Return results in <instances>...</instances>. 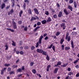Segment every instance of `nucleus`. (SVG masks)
<instances>
[{
	"label": "nucleus",
	"mask_w": 79,
	"mask_h": 79,
	"mask_svg": "<svg viewBox=\"0 0 79 79\" xmlns=\"http://www.w3.org/2000/svg\"><path fill=\"white\" fill-rule=\"evenodd\" d=\"M78 62V60H75V61L73 62V63L74 64H76V63H77Z\"/></svg>",
	"instance_id": "57"
},
{
	"label": "nucleus",
	"mask_w": 79,
	"mask_h": 79,
	"mask_svg": "<svg viewBox=\"0 0 79 79\" xmlns=\"http://www.w3.org/2000/svg\"><path fill=\"white\" fill-rule=\"evenodd\" d=\"M10 74H15L14 71H11L9 73Z\"/></svg>",
	"instance_id": "43"
},
{
	"label": "nucleus",
	"mask_w": 79,
	"mask_h": 79,
	"mask_svg": "<svg viewBox=\"0 0 79 79\" xmlns=\"http://www.w3.org/2000/svg\"><path fill=\"white\" fill-rule=\"evenodd\" d=\"M73 3H74V8H77V3H76V2L75 1L74 2H73Z\"/></svg>",
	"instance_id": "24"
},
{
	"label": "nucleus",
	"mask_w": 79,
	"mask_h": 79,
	"mask_svg": "<svg viewBox=\"0 0 79 79\" xmlns=\"http://www.w3.org/2000/svg\"><path fill=\"white\" fill-rule=\"evenodd\" d=\"M43 37H44V36L42 35H41V36H40L38 41V43H39L40 44H42V40L43 39Z\"/></svg>",
	"instance_id": "3"
},
{
	"label": "nucleus",
	"mask_w": 79,
	"mask_h": 79,
	"mask_svg": "<svg viewBox=\"0 0 79 79\" xmlns=\"http://www.w3.org/2000/svg\"><path fill=\"white\" fill-rule=\"evenodd\" d=\"M12 24H13V28L14 29L17 28V26H16V24L15 22V21H12Z\"/></svg>",
	"instance_id": "5"
},
{
	"label": "nucleus",
	"mask_w": 79,
	"mask_h": 79,
	"mask_svg": "<svg viewBox=\"0 0 79 79\" xmlns=\"http://www.w3.org/2000/svg\"><path fill=\"white\" fill-rule=\"evenodd\" d=\"M19 61V59L18 60H17L16 61V63H18Z\"/></svg>",
	"instance_id": "64"
},
{
	"label": "nucleus",
	"mask_w": 79,
	"mask_h": 79,
	"mask_svg": "<svg viewBox=\"0 0 79 79\" xmlns=\"http://www.w3.org/2000/svg\"><path fill=\"white\" fill-rule=\"evenodd\" d=\"M64 13H65L66 15H69V13L68 12V11L66 9H64Z\"/></svg>",
	"instance_id": "10"
},
{
	"label": "nucleus",
	"mask_w": 79,
	"mask_h": 79,
	"mask_svg": "<svg viewBox=\"0 0 79 79\" xmlns=\"http://www.w3.org/2000/svg\"><path fill=\"white\" fill-rule=\"evenodd\" d=\"M68 9H69L70 10V11H73V7L72 6H71L70 5H69L68 6Z\"/></svg>",
	"instance_id": "11"
},
{
	"label": "nucleus",
	"mask_w": 79,
	"mask_h": 79,
	"mask_svg": "<svg viewBox=\"0 0 79 79\" xmlns=\"http://www.w3.org/2000/svg\"><path fill=\"white\" fill-rule=\"evenodd\" d=\"M76 77H79V73H78L76 75Z\"/></svg>",
	"instance_id": "62"
},
{
	"label": "nucleus",
	"mask_w": 79,
	"mask_h": 79,
	"mask_svg": "<svg viewBox=\"0 0 79 79\" xmlns=\"http://www.w3.org/2000/svg\"><path fill=\"white\" fill-rule=\"evenodd\" d=\"M11 2H12V7H14L15 6V0H11Z\"/></svg>",
	"instance_id": "13"
},
{
	"label": "nucleus",
	"mask_w": 79,
	"mask_h": 79,
	"mask_svg": "<svg viewBox=\"0 0 79 79\" xmlns=\"http://www.w3.org/2000/svg\"><path fill=\"white\" fill-rule=\"evenodd\" d=\"M50 10H51V11H52V13H53L55 12V10H54V9H53V8H52L50 7Z\"/></svg>",
	"instance_id": "35"
},
{
	"label": "nucleus",
	"mask_w": 79,
	"mask_h": 79,
	"mask_svg": "<svg viewBox=\"0 0 79 79\" xmlns=\"http://www.w3.org/2000/svg\"><path fill=\"white\" fill-rule=\"evenodd\" d=\"M71 45L72 47L74 48V42H73V41H71Z\"/></svg>",
	"instance_id": "23"
},
{
	"label": "nucleus",
	"mask_w": 79,
	"mask_h": 79,
	"mask_svg": "<svg viewBox=\"0 0 79 79\" xmlns=\"http://www.w3.org/2000/svg\"><path fill=\"white\" fill-rule=\"evenodd\" d=\"M46 59L48 61H49L50 60V57H49V56H48V55L47 56Z\"/></svg>",
	"instance_id": "34"
},
{
	"label": "nucleus",
	"mask_w": 79,
	"mask_h": 79,
	"mask_svg": "<svg viewBox=\"0 0 79 79\" xmlns=\"http://www.w3.org/2000/svg\"><path fill=\"white\" fill-rule=\"evenodd\" d=\"M61 27H63V30H64L66 29V25H65V23H62L60 25Z\"/></svg>",
	"instance_id": "2"
},
{
	"label": "nucleus",
	"mask_w": 79,
	"mask_h": 79,
	"mask_svg": "<svg viewBox=\"0 0 79 79\" xmlns=\"http://www.w3.org/2000/svg\"><path fill=\"white\" fill-rule=\"evenodd\" d=\"M73 0H70L69 2V3L71 4V3H73Z\"/></svg>",
	"instance_id": "41"
},
{
	"label": "nucleus",
	"mask_w": 79,
	"mask_h": 79,
	"mask_svg": "<svg viewBox=\"0 0 79 79\" xmlns=\"http://www.w3.org/2000/svg\"><path fill=\"white\" fill-rule=\"evenodd\" d=\"M73 75V72H70L68 74L69 76H71V75Z\"/></svg>",
	"instance_id": "30"
},
{
	"label": "nucleus",
	"mask_w": 79,
	"mask_h": 79,
	"mask_svg": "<svg viewBox=\"0 0 79 79\" xmlns=\"http://www.w3.org/2000/svg\"><path fill=\"white\" fill-rule=\"evenodd\" d=\"M14 11L13 9H11L10 10V12H8V15H11L13 13Z\"/></svg>",
	"instance_id": "9"
},
{
	"label": "nucleus",
	"mask_w": 79,
	"mask_h": 79,
	"mask_svg": "<svg viewBox=\"0 0 79 79\" xmlns=\"http://www.w3.org/2000/svg\"><path fill=\"white\" fill-rule=\"evenodd\" d=\"M58 68H56L55 69L54 71V74H56L57 73V72H58Z\"/></svg>",
	"instance_id": "15"
},
{
	"label": "nucleus",
	"mask_w": 79,
	"mask_h": 79,
	"mask_svg": "<svg viewBox=\"0 0 79 79\" xmlns=\"http://www.w3.org/2000/svg\"><path fill=\"white\" fill-rule=\"evenodd\" d=\"M24 48L25 50H26L27 49H28V48H29L28 47V46H26Z\"/></svg>",
	"instance_id": "56"
},
{
	"label": "nucleus",
	"mask_w": 79,
	"mask_h": 79,
	"mask_svg": "<svg viewBox=\"0 0 79 79\" xmlns=\"http://www.w3.org/2000/svg\"><path fill=\"white\" fill-rule=\"evenodd\" d=\"M52 21V19H51V18L50 17L48 18L47 20V23H48L49 22H50L51 21Z\"/></svg>",
	"instance_id": "14"
},
{
	"label": "nucleus",
	"mask_w": 79,
	"mask_h": 79,
	"mask_svg": "<svg viewBox=\"0 0 79 79\" xmlns=\"http://www.w3.org/2000/svg\"><path fill=\"white\" fill-rule=\"evenodd\" d=\"M10 64H4L5 66H10Z\"/></svg>",
	"instance_id": "46"
},
{
	"label": "nucleus",
	"mask_w": 79,
	"mask_h": 79,
	"mask_svg": "<svg viewBox=\"0 0 79 79\" xmlns=\"http://www.w3.org/2000/svg\"><path fill=\"white\" fill-rule=\"evenodd\" d=\"M10 6H7L6 8V10H8V9H9L10 8Z\"/></svg>",
	"instance_id": "60"
},
{
	"label": "nucleus",
	"mask_w": 79,
	"mask_h": 79,
	"mask_svg": "<svg viewBox=\"0 0 79 79\" xmlns=\"http://www.w3.org/2000/svg\"><path fill=\"white\" fill-rule=\"evenodd\" d=\"M69 33H67L66 35L65 39H67V41L69 42L70 40H71V36H69Z\"/></svg>",
	"instance_id": "1"
},
{
	"label": "nucleus",
	"mask_w": 79,
	"mask_h": 79,
	"mask_svg": "<svg viewBox=\"0 0 79 79\" xmlns=\"http://www.w3.org/2000/svg\"><path fill=\"white\" fill-rule=\"evenodd\" d=\"M45 13L46 15H49V12L48 11H46L45 12Z\"/></svg>",
	"instance_id": "37"
},
{
	"label": "nucleus",
	"mask_w": 79,
	"mask_h": 79,
	"mask_svg": "<svg viewBox=\"0 0 79 79\" xmlns=\"http://www.w3.org/2000/svg\"><path fill=\"white\" fill-rule=\"evenodd\" d=\"M48 37L47 36H46L44 38V40H48Z\"/></svg>",
	"instance_id": "61"
},
{
	"label": "nucleus",
	"mask_w": 79,
	"mask_h": 79,
	"mask_svg": "<svg viewBox=\"0 0 79 79\" xmlns=\"http://www.w3.org/2000/svg\"><path fill=\"white\" fill-rule=\"evenodd\" d=\"M51 68V65H48L47 68L46 69V70L48 72L49 71V68Z\"/></svg>",
	"instance_id": "18"
},
{
	"label": "nucleus",
	"mask_w": 79,
	"mask_h": 79,
	"mask_svg": "<svg viewBox=\"0 0 79 79\" xmlns=\"http://www.w3.org/2000/svg\"><path fill=\"white\" fill-rule=\"evenodd\" d=\"M34 11H35V13L36 15H39V11H38V10L36 8H35L34 9Z\"/></svg>",
	"instance_id": "7"
},
{
	"label": "nucleus",
	"mask_w": 79,
	"mask_h": 79,
	"mask_svg": "<svg viewBox=\"0 0 79 79\" xmlns=\"http://www.w3.org/2000/svg\"><path fill=\"white\" fill-rule=\"evenodd\" d=\"M53 17L54 18L56 19V18H57V15H56V14H55V15H54Z\"/></svg>",
	"instance_id": "50"
},
{
	"label": "nucleus",
	"mask_w": 79,
	"mask_h": 79,
	"mask_svg": "<svg viewBox=\"0 0 79 79\" xmlns=\"http://www.w3.org/2000/svg\"><path fill=\"white\" fill-rule=\"evenodd\" d=\"M18 67V65H13V66H12V68H13V69H15V68H17Z\"/></svg>",
	"instance_id": "33"
},
{
	"label": "nucleus",
	"mask_w": 79,
	"mask_h": 79,
	"mask_svg": "<svg viewBox=\"0 0 79 79\" xmlns=\"http://www.w3.org/2000/svg\"><path fill=\"white\" fill-rule=\"evenodd\" d=\"M26 3L23 2V8L24 9V10H25L26 9Z\"/></svg>",
	"instance_id": "26"
},
{
	"label": "nucleus",
	"mask_w": 79,
	"mask_h": 79,
	"mask_svg": "<svg viewBox=\"0 0 79 79\" xmlns=\"http://www.w3.org/2000/svg\"><path fill=\"white\" fill-rule=\"evenodd\" d=\"M60 32L59 31H58L56 33V36L58 37V35H60Z\"/></svg>",
	"instance_id": "36"
},
{
	"label": "nucleus",
	"mask_w": 79,
	"mask_h": 79,
	"mask_svg": "<svg viewBox=\"0 0 79 79\" xmlns=\"http://www.w3.org/2000/svg\"><path fill=\"white\" fill-rule=\"evenodd\" d=\"M24 2L25 3L27 2L28 4H29V1H28V0H24Z\"/></svg>",
	"instance_id": "48"
},
{
	"label": "nucleus",
	"mask_w": 79,
	"mask_h": 79,
	"mask_svg": "<svg viewBox=\"0 0 79 79\" xmlns=\"http://www.w3.org/2000/svg\"><path fill=\"white\" fill-rule=\"evenodd\" d=\"M71 34L72 35H76L77 34L76 32L73 31L71 32Z\"/></svg>",
	"instance_id": "17"
},
{
	"label": "nucleus",
	"mask_w": 79,
	"mask_h": 79,
	"mask_svg": "<svg viewBox=\"0 0 79 79\" xmlns=\"http://www.w3.org/2000/svg\"><path fill=\"white\" fill-rule=\"evenodd\" d=\"M68 63L64 64H63V65H64V68L65 67H66V66H67V65H68Z\"/></svg>",
	"instance_id": "55"
},
{
	"label": "nucleus",
	"mask_w": 79,
	"mask_h": 79,
	"mask_svg": "<svg viewBox=\"0 0 79 79\" xmlns=\"http://www.w3.org/2000/svg\"><path fill=\"white\" fill-rule=\"evenodd\" d=\"M12 46H14L15 47L16 46V43H15V42H14L13 41H12Z\"/></svg>",
	"instance_id": "31"
},
{
	"label": "nucleus",
	"mask_w": 79,
	"mask_h": 79,
	"mask_svg": "<svg viewBox=\"0 0 79 79\" xmlns=\"http://www.w3.org/2000/svg\"><path fill=\"white\" fill-rule=\"evenodd\" d=\"M28 13L29 15H32V11H31V9L29 8L28 10Z\"/></svg>",
	"instance_id": "19"
},
{
	"label": "nucleus",
	"mask_w": 79,
	"mask_h": 79,
	"mask_svg": "<svg viewBox=\"0 0 79 79\" xmlns=\"http://www.w3.org/2000/svg\"><path fill=\"white\" fill-rule=\"evenodd\" d=\"M27 27H25L24 28V30L25 31H27Z\"/></svg>",
	"instance_id": "47"
},
{
	"label": "nucleus",
	"mask_w": 79,
	"mask_h": 79,
	"mask_svg": "<svg viewBox=\"0 0 79 79\" xmlns=\"http://www.w3.org/2000/svg\"><path fill=\"white\" fill-rule=\"evenodd\" d=\"M20 55H24V52L23 51H21L20 52Z\"/></svg>",
	"instance_id": "49"
},
{
	"label": "nucleus",
	"mask_w": 79,
	"mask_h": 79,
	"mask_svg": "<svg viewBox=\"0 0 79 79\" xmlns=\"http://www.w3.org/2000/svg\"><path fill=\"white\" fill-rule=\"evenodd\" d=\"M42 54L43 55H45V56H47V52L43 51V52L42 53Z\"/></svg>",
	"instance_id": "28"
},
{
	"label": "nucleus",
	"mask_w": 79,
	"mask_h": 79,
	"mask_svg": "<svg viewBox=\"0 0 79 79\" xmlns=\"http://www.w3.org/2000/svg\"><path fill=\"white\" fill-rule=\"evenodd\" d=\"M52 47H53V44H51L50 46L48 47V49H50V48H52Z\"/></svg>",
	"instance_id": "42"
},
{
	"label": "nucleus",
	"mask_w": 79,
	"mask_h": 79,
	"mask_svg": "<svg viewBox=\"0 0 79 79\" xmlns=\"http://www.w3.org/2000/svg\"><path fill=\"white\" fill-rule=\"evenodd\" d=\"M70 49V47H65V50H69Z\"/></svg>",
	"instance_id": "38"
},
{
	"label": "nucleus",
	"mask_w": 79,
	"mask_h": 79,
	"mask_svg": "<svg viewBox=\"0 0 79 79\" xmlns=\"http://www.w3.org/2000/svg\"><path fill=\"white\" fill-rule=\"evenodd\" d=\"M5 47H6L5 50H7L8 49V44H6Z\"/></svg>",
	"instance_id": "22"
},
{
	"label": "nucleus",
	"mask_w": 79,
	"mask_h": 79,
	"mask_svg": "<svg viewBox=\"0 0 79 79\" xmlns=\"http://www.w3.org/2000/svg\"><path fill=\"white\" fill-rule=\"evenodd\" d=\"M11 68L10 67H9L7 69V71L8 72H9V71H11Z\"/></svg>",
	"instance_id": "39"
},
{
	"label": "nucleus",
	"mask_w": 79,
	"mask_h": 79,
	"mask_svg": "<svg viewBox=\"0 0 79 79\" xmlns=\"http://www.w3.org/2000/svg\"><path fill=\"white\" fill-rule=\"evenodd\" d=\"M61 48L62 50H64V45H62L61 46Z\"/></svg>",
	"instance_id": "51"
},
{
	"label": "nucleus",
	"mask_w": 79,
	"mask_h": 79,
	"mask_svg": "<svg viewBox=\"0 0 79 79\" xmlns=\"http://www.w3.org/2000/svg\"><path fill=\"white\" fill-rule=\"evenodd\" d=\"M6 68H4L3 69H2L1 71V75H3L4 74V72L6 71Z\"/></svg>",
	"instance_id": "4"
},
{
	"label": "nucleus",
	"mask_w": 79,
	"mask_h": 79,
	"mask_svg": "<svg viewBox=\"0 0 79 79\" xmlns=\"http://www.w3.org/2000/svg\"><path fill=\"white\" fill-rule=\"evenodd\" d=\"M23 12L22 10H20L19 13V16L20 17H21V15H22L23 14Z\"/></svg>",
	"instance_id": "25"
},
{
	"label": "nucleus",
	"mask_w": 79,
	"mask_h": 79,
	"mask_svg": "<svg viewBox=\"0 0 79 79\" xmlns=\"http://www.w3.org/2000/svg\"><path fill=\"white\" fill-rule=\"evenodd\" d=\"M39 42H37V44H36V46H35L37 48V47H39Z\"/></svg>",
	"instance_id": "53"
},
{
	"label": "nucleus",
	"mask_w": 79,
	"mask_h": 79,
	"mask_svg": "<svg viewBox=\"0 0 79 79\" xmlns=\"http://www.w3.org/2000/svg\"><path fill=\"white\" fill-rule=\"evenodd\" d=\"M34 62H31L30 63V66H33V64H34Z\"/></svg>",
	"instance_id": "54"
},
{
	"label": "nucleus",
	"mask_w": 79,
	"mask_h": 79,
	"mask_svg": "<svg viewBox=\"0 0 79 79\" xmlns=\"http://www.w3.org/2000/svg\"><path fill=\"white\" fill-rule=\"evenodd\" d=\"M61 62L60 61H59L57 62V65L58 66H60L61 64Z\"/></svg>",
	"instance_id": "32"
},
{
	"label": "nucleus",
	"mask_w": 79,
	"mask_h": 79,
	"mask_svg": "<svg viewBox=\"0 0 79 79\" xmlns=\"http://www.w3.org/2000/svg\"><path fill=\"white\" fill-rule=\"evenodd\" d=\"M36 52L38 53H42L43 52H44V50H42V49H37L36 50Z\"/></svg>",
	"instance_id": "6"
},
{
	"label": "nucleus",
	"mask_w": 79,
	"mask_h": 79,
	"mask_svg": "<svg viewBox=\"0 0 79 79\" xmlns=\"http://www.w3.org/2000/svg\"><path fill=\"white\" fill-rule=\"evenodd\" d=\"M52 48L54 52H55V46L53 45V47H52Z\"/></svg>",
	"instance_id": "44"
},
{
	"label": "nucleus",
	"mask_w": 79,
	"mask_h": 79,
	"mask_svg": "<svg viewBox=\"0 0 79 79\" xmlns=\"http://www.w3.org/2000/svg\"><path fill=\"white\" fill-rule=\"evenodd\" d=\"M64 40L63 38H62L60 40V43L61 45V44H63V42H64Z\"/></svg>",
	"instance_id": "21"
},
{
	"label": "nucleus",
	"mask_w": 79,
	"mask_h": 79,
	"mask_svg": "<svg viewBox=\"0 0 79 79\" xmlns=\"http://www.w3.org/2000/svg\"><path fill=\"white\" fill-rule=\"evenodd\" d=\"M24 66H23L22 67V71H24Z\"/></svg>",
	"instance_id": "58"
},
{
	"label": "nucleus",
	"mask_w": 79,
	"mask_h": 79,
	"mask_svg": "<svg viewBox=\"0 0 79 79\" xmlns=\"http://www.w3.org/2000/svg\"><path fill=\"white\" fill-rule=\"evenodd\" d=\"M32 73H33L34 74H35L36 73V70L35 69H33L32 70Z\"/></svg>",
	"instance_id": "29"
},
{
	"label": "nucleus",
	"mask_w": 79,
	"mask_h": 79,
	"mask_svg": "<svg viewBox=\"0 0 79 79\" xmlns=\"http://www.w3.org/2000/svg\"><path fill=\"white\" fill-rule=\"evenodd\" d=\"M47 20H44L41 21V23L42 24H45L47 23Z\"/></svg>",
	"instance_id": "16"
},
{
	"label": "nucleus",
	"mask_w": 79,
	"mask_h": 79,
	"mask_svg": "<svg viewBox=\"0 0 79 79\" xmlns=\"http://www.w3.org/2000/svg\"><path fill=\"white\" fill-rule=\"evenodd\" d=\"M5 7H6L5 4L4 3L2 4L1 6V9H3V8H5Z\"/></svg>",
	"instance_id": "12"
},
{
	"label": "nucleus",
	"mask_w": 79,
	"mask_h": 79,
	"mask_svg": "<svg viewBox=\"0 0 79 79\" xmlns=\"http://www.w3.org/2000/svg\"><path fill=\"white\" fill-rule=\"evenodd\" d=\"M34 48H35V47L34 46H32L31 47V50H33L34 49Z\"/></svg>",
	"instance_id": "52"
},
{
	"label": "nucleus",
	"mask_w": 79,
	"mask_h": 79,
	"mask_svg": "<svg viewBox=\"0 0 79 79\" xmlns=\"http://www.w3.org/2000/svg\"><path fill=\"white\" fill-rule=\"evenodd\" d=\"M19 24H22V21H19L18 22Z\"/></svg>",
	"instance_id": "59"
},
{
	"label": "nucleus",
	"mask_w": 79,
	"mask_h": 79,
	"mask_svg": "<svg viewBox=\"0 0 79 79\" xmlns=\"http://www.w3.org/2000/svg\"><path fill=\"white\" fill-rule=\"evenodd\" d=\"M57 7V8H60V4H59V3H57L56 4Z\"/></svg>",
	"instance_id": "40"
},
{
	"label": "nucleus",
	"mask_w": 79,
	"mask_h": 79,
	"mask_svg": "<svg viewBox=\"0 0 79 79\" xmlns=\"http://www.w3.org/2000/svg\"><path fill=\"white\" fill-rule=\"evenodd\" d=\"M41 24V23L40 22H38L37 23V26H40Z\"/></svg>",
	"instance_id": "45"
},
{
	"label": "nucleus",
	"mask_w": 79,
	"mask_h": 79,
	"mask_svg": "<svg viewBox=\"0 0 79 79\" xmlns=\"http://www.w3.org/2000/svg\"><path fill=\"white\" fill-rule=\"evenodd\" d=\"M63 15V12H62L60 11L58 15V18H61Z\"/></svg>",
	"instance_id": "8"
},
{
	"label": "nucleus",
	"mask_w": 79,
	"mask_h": 79,
	"mask_svg": "<svg viewBox=\"0 0 79 79\" xmlns=\"http://www.w3.org/2000/svg\"><path fill=\"white\" fill-rule=\"evenodd\" d=\"M40 28V27L38 26L35 29H34V32H35L36 31H37V30L38 29H39Z\"/></svg>",
	"instance_id": "27"
},
{
	"label": "nucleus",
	"mask_w": 79,
	"mask_h": 79,
	"mask_svg": "<svg viewBox=\"0 0 79 79\" xmlns=\"http://www.w3.org/2000/svg\"><path fill=\"white\" fill-rule=\"evenodd\" d=\"M75 67L76 68H77V69H78V68H79V65H76Z\"/></svg>",
	"instance_id": "63"
},
{
	"label": "nucleus",
	"mask_w": 79,
	"mask_h": 79,
	"mask_svg": "<svg viewBox=\"0 0 79 79\" xmlns=\"http://www.w3.org/2000/svg\"><path fill=\"white\" fill-rule=\"evenodd\" d=\"M22 71V69H21V68L18 69L17 70V72L18 73H21Z\"/></svg>",
	"instance_id": "20"
}]
</instances>
